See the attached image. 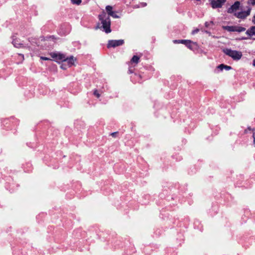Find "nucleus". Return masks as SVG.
<instances>
[{
    "mask_svg": "<svg viewBox=\"0 0 255 255\" xmlns=\"http://www.w3.org/2000/svg\"><path fill=\"white\" fill-rule=\"evenodd\" d=\"M99 20L101 21L102 26H100V24L95 27L96 29L102 28L103 31L106 33H109L111 32V19L109 16H107V13L105 11H103L101 14L98 15Z\"/></svg>",
    "mask_w": 255,
    "mask_h": 255,
    "instance_id": "1",
    "label": "nucleus"
},
{
    "mask_svg": "<svg viewBox=\"0 0 255 255\" xmlns=\"http://www.w3.org/2000/svg\"><path fill=\"white\" fill-rule=\"evenodd\" d=\"M223 52L227 55L231 57L234 60H240L242 56V53L241 51L232 50L230 48H225L223 49Z\"/></svg>",
    "mask_w": 255,
    "mask_h": 255,
    "instance_id": "2",
    "label": "nucleus"
},
{
    "mask_svg": "<svg viewBox=\"0 0 255 255\" xmlns=\"http://www.w3.org/2000/svg\"><path fill=\"white\" fill-rule=\"evenodd\" d=\"M5 188L6 190H9L10 192L12 193L14 192L16 187H18L17 184H15L13 181V178L9 176L5 177Z\"/></svg>",
    "mask_w": 255,
    "mask_h": 255,
    "instance_id": "3",
    "label": "nucleus"
},
{
    "mask_svg": "<svg viewBox=\"0 0 255 255\" xmlns=\"http://www.w3.org/2000/svg\"><path fill=\"white\" fill-rule=\"evenodd\" d=\"M188 42L186 43L185 45L190 50L193 51L194 53L199 52V46L196 42H193L191 40L188 39Z\"/></svg>",
    "mask_w": 255,
    "mask_h": 255,
    "instance_id": "4",
    "label": "nucleus"
},
{
    "mask_svg": "<svg viewBox=\"0 0 255 255\" xmlns=\"http://www.w3.org/2000/svg\"><path fill=\"white\" fill-rule=\"evenodd\" d=\"M125 43L124 39L119 40H109L107 44V48H115L118 46H122Z\"/></svg>",
    "mask_w": 255,
    "mask_h": 255,
    "instance_id": "5",
    "label": "nucleus"
},
{
    "mask_svg": "<svg viewBox=\"0 0 255 255\" xmlns=\"http://www.w3.org/2000/svg\"><path fill=\"white\" fill-rule=\"evenodd\" d=\"M12 43L13 46L16 48H26L30 49V46L28 45H24L23 43H21L20 40L19 38H16L14 35L12 37Z\"/></svg>",
    "mask_w": 255,
    "mask_h": 255,
    "instance_id": "6",
    "label": "nucleus"
},
{
    "mask_svg": "<svg viewBox=\"0 0 255 255\" xmlns=\"http://www.w3.org/2000/svg\"><path fill=\"white\" fill-rule=\"evenodd\" d=\"M227 0H210V4L213 9L221 8Z\"/></svg>",
    "mask_w": 255,
    "mask_h": 255,
    "instance_id": "7",
    "label": "nucleus"
},
{
    "mask_svg": "<svg viewBox=\"0 0 255 255\" xmlns=\"http://www.w3.org/2000/svg\"><path fill=\"white\" fill-rule=\"evenodd\" d=\"M251 9V7H248L247 10H242L240 12H235L234 15L238 18L243 19L250 15Z\"/></svg>",
    "mask_w": 255,
    "mask_h": 255,
    "instance_id": "8",
    "label": "nucleus"
},
{
    "mask_svg": "<svg viewBox=\"0 0 255 255\" xmlns=\"http://www.w3.org/2000/svg\"><path fill=\"white\" fill-rule=\"evenodd\" d=\"M52 57L54 58L58 62H64L65 61L66 55L60 53H53L52 55Z\"/></svg>",
    "mask_w": 255,
    "mask_h": 255,
    "instance_id": "9",
    "label": "nucleus"
},
{
    "mask_svg": "<svg viewBox=\"0 0 255 255\" xmlns=\"http://www.w3.org/2000/svg\"><path fill=\"white\" fill-rule=\"evenodd\" d=\"M241 3L239 1H235L227 10V12L229 13H232L239 9Z\"/></svg>",
    "mask_w": 255,
    "mask_h": 255,
    "instance_id": "10",
    "label": "nucleus"
},
{
    "mask_svg": "<svg viewBox=\"0 0 255 255\" xmlns=\"http://www.w3.org/2000/svg\"><path fill=\"white\" fill-rule=\"evenodd\" d=\"M108 85L107 84H105L104 85L102 88L100 89L99 90L97 89H95L94 91L93 94L97 98H99L100 97V94L101 93H103L104 92H105L106 90H108Z\"/></svg>",
    "mask_w": 255,
    "mask_h": 255,
    "instance_id": "11",
    "label": "nucleus"
},
{
    "mask_svg": "<svg viewBox=\"0 0 255 255\" xmlns=\"http://www.w3.org/2000/svg\"><path fill=\"white\" fill-rule=\"evenodd\" d=\"M232 68L230 66L225 65L224 64H221L217 67V70H215V72L218 73L222 71L224 69L227 71L232 69Z\"/></svg>",
    "mask_w": 255,
    "mask_h": 255,
    "instance_id": "12",
    "label": "nucleus"
},
{
    "mask_svg": "<svg viewBox=\"0 0 255 255\" xmlns=\"http://www.w3.org/2000/svg\"><path fill=\"white\" fill-rule=\"evenodd\" d=\"M179 185L178 184H176L174 187L171 186L169 187L170 191L173 193L170 197L172 200H177V196L174 195V192L176 189L179 190Z\"/></svg>",
    "mask_w": 255,
    "mask_h": 255,
    "instance_id": "13",
    "label": "nucleus"
},
{
    "mask_svg": "<svg viewBox=\"0 0 255 255\" xmlns=\"http://www.w3.org/2000/svg\"><path fill=\"white\" fill-rule=\"evenodd\" d=\"M75 59L74 58L73 56H70L69 57H65V61L64 62H66V63L68 65L69 67L73 66L74 64Z\"/></svg>",
    "mask_w": 255,
    "mask_h": 255,
    "instance_id": "14",
    "label": "nucleus"
},
{
    "mask_svg": "<svg viewBox=\"0 0 255 255\" xmlns=\"http://www.w3.org/2000/svg\"><path fill=\"white\" fill-rule=\"evenodd\" d=\"M131 81L132 82H140L141 76L140 74L134 73L130 77Z\"/></svg>",
    "mask_w": 255,
    "mask_h": 255,
    "instance_id": "15",
    "label": "nucleus"
},
{
    "mask_svg": "<svg viewBox=\"0 0 255 255\" xmlns=\"http://www.w3.org/2000/svg\"><path fill=\"white\" fill-rule=\"evenodd\" d=\"M28 40L32 46H38L39 45V39L38 38L29 37Z\"/></svg>",
    "mask_w": 255,
    "mask_h": 255,
    "instance_id": "16",
    "label": "nucleus"
},
{
    "mask_svg": "<svg viewBox=\"0 0 255 255\" xmlns=\"http://www.w3.org/2000/svg\"><path fill=\"white\" fill-rule=\"evenodd\" d=\"M194 227L195 229H197L200 231H202L203 225L201 224V222L198 220H195L194 222Z\"/></svg>",
    "mask_w": 255,
    "mask_h": 255,
    "instance_id": "17",
    "label": "nucleus"
},
{
    "mask_svg": "<svg viewBox=\"0 0 255 255\" xmlns=\"http://www.w3.org/2000/svg\"><path fill=\"white\" fill-rule=\"evenodd\" d=\"M8 122H10L14 126H16L19 124V121L14 117H11L10 119H6L4 120V122L6 124L8 123Z\"/></svg>",
    "mask_w": 255,
    "mask_h": 255,
    "instance_id": "18",
    "label": "nucleus"
},
{
    "mask_svg": "<svg viewBox=\"0 0 255 255\" xmlns=\"http://www.w3.org/2000/svg\"><path fill=\"white\" fill-rule=\"evenodd\" d=\"M236 27L237 25H227L224 26L223 28L224 30H227L229 32H236Z\"/></svg>",
    "mask_w": 255,
    "mask_h": 255,
    "instance_id": "19",
    "label": "nucleus"
},
{
    "mask_svg": "<svg viewBox=\"0 0 255 255\" xmlns=\"http://www.w3.org/2000/svg\"><path fill=\"white\" fill-rule=\"evenodd\" d=\"M246 33L249 36L255 35V26H252L249 29H248L246 31Z\"/></svg>",
    "mask_w": 255,
    "mask_h": 255,
    "instance_id": "20",
    "label": "nucleus"
},
{
    "mask_svg": "<svg viewBox=\"0 0 255 255\" xmlns=\"http://www.w3.org/2000/svg\"><path fill=\"white\" fill-rule=\"evenodd\" d=\"M23 170L25 172H28L32 170V164L31 163L28 162L23 165Z\"/></svg>",
    "mask_w": 255,
    "mask_h": 255,
    "instance_id": "21",
    "label": "nucleus"
},
{
    "mask_svg": "<svg viewBox=\"0 0 255 255\" xmlns=\"http://www.w3.org/2000/svg\"><path fill=\"white\" fill-rule=\"evenodd\" d=\"M188 41V39H175L173 40L174 44H183L184 45L186 44V43Z\"/></svg>",
    "mask_w": 255,
    "mask_h": 255,
    "instance_id": "22",
    "label": "nucleus"
},
{
    "mask_svg": "<svg viewBox=\"0 0 255 255\" xmlns=\"http://www.w3.org/2000/svg\"><path fill=\"white\" fill-rule=\"evenodd\" d=\"M113 6L111 5H107L106 7V10L107 12V16L110 17V15L114 12L113 10Z\"/></svg>",
    "mask_w": 255,
    "mask_h": 255,
    "instance_id": "23",
    "label": "nucleus"
},
{
    "mask_svg": "<svg viewBox=\"0 0 255 255\" xmlns=\"http://www.w3.org/2000/svg\"><path fill=\"white\" fill-rule=\"evenodd\" d=\"M139 61V57L137 55H133L130 61L132 63L137 64Z\"/></svg>",
    "mask_w": 255,
    "mask_h": 255,
    "instance_id": "24",
    "label": "nucleus"
},
{
    "mask_svg": "<svg viewBox=\"0 0 255 255\" xmlns=\"http://www.w3.org/2000/svg\"><path fill=\"white\" fill-rule=\"evenodd\" d=\"M246 30V28L245 27L237 26L236 27V32H241L245 31Z\"/></svg>",
    "mask_w": 255,
    "mask_h": 255,
    "instance_id": "25",
    "label": "nucleus"
},
{
    "mask_svg": "<svg viewBox=\"0 0 255 255\" xmlns=\"http://www.w3.org/2000/svg\"><path fill=\"white\" fill-rule=\"evenodd\" d=\"M69 67L68 65H67L66 62H62L60 65V68L63 70H66Z\"/></svg>",
    "mask_w": 255,
    "mask_h": 255,
    "instance_id": "26",
    "label": "nucleus"
},
{
    "mask_svg": "<svg viewBox=\"0 0 255 255\" xmlns=\"http://www.w3.org/2000/svg\"><path fill=\"white\" fill-rule=\"evenodd\" d=\"M71 1L73 4L77 5H79L82 2L81 0H71Z\"/></svg>",
    "mask_w": 255,
    "mask_h": 255,
    "instance_id": "27",
    "label": "nucleus"
},
{
    "mask_svg": "<svg viewBox=\"0 0 255 255\" xmlns=\"http://www.w3.org/2000/svg\"><path fill=\"white\" fill-rule=\"evenodd\" d=\"M110 16L115 18H120V16L117 14V12L115 11H114V12L110 15Z\"/></svg>",
    "mask_w": 255,
    "mask_h": 255,
    "instance_id": "28",
    "label": "nucleus"
},
{
    "mask_svg": "<svg viewBox=\"0 0 255 255\" xmlns=\"http://www.w3.org/2000/svg\"><path fill=\"white\" fill-rule=\"evenodd\" d=\"M247 3L249 5H255V0H248Z\"/></svg>",
    "mask_w": 255,
    "mask_h": 255,
    "instance_id": "29",
    "label": "nucleus"
},
{
    "mask_svg": "<svg viewBox=\"0 0 255 255\" xmlns=\"http://www.w3.org/2000/svg\"><path fill=\"white\" fill-rule=\"evenodd\" d=\"M211 24H213V21H210L209 22L206 21L205 23V26L206 27H208Z\"/></svg>",
    "mask_w": 255,
    "mask_h": 255,
    "instance_id": "30",
    "label": "nucleus"
},
{
    "mask_svg": "<svg viewBox=\"0 0 255 255\" xmlns=\"http://www.w3.org/2000/svg\"><path fill=\"white\" fill-rule=\"evenodd\" d=\"M255 129V128H252L250 127H248V128L245 130V132L248 133V131H254Z\"/></svg>",
    "mask_w": 255,
    "mask_h": 255,
    "instance_id": "31",
    "label": "nucleus"
},
{
    "mask_svg": "<svg viewBox=\"0 0 255 255\" xmlns=\"http://www.w3.org/2000/svg\"><path fill=\"white\" fill-rule=\"evenodd\" d=\"M197 170L195 168V167H193V169L190 168V171H189V173L190 174H193L196 172Z\"/></svg>",
    "mask_w": 255,
    "mask_h": 255,
    "instance_id": "32",
    "label": "nucleus"
},
{
    "mask_svg": "<svg viewBox=\"0 0 255 255\" xmlns=\"http://www.w3.org/2000/svg\"><path fill=\"white\" fill-rule=\"evenodd\" d=\"M199 31V29L198 28H196V29L192 30L191 34L192 35H194V34L197 33Z\"/></svg>",
    "mask_w": 255,
    "mask_h": 255,
    "instance_id": "33",
    "label": "nucleus"
},
{
    "mask_svg": "<svg viewBox=\"0 0 255 255\" xmlns=\"http://www.w3.org/2000/svg\"><path fill=\"white\" fill-rule=\"evenodd\" d=\"M48 136V139H53L54 138V133H50V134L49 135V134L47 135Z\"/></svg>",
    "mask_w": 255,
    "mask_h": 255,
    "instance_id": "34",
    "label": "nucleus"
},
{
    "mask_svg": "<svg viewBox=\"0 0 255 255\" xmlns=\"http://www.w3.org/2000/svg\"><path fill=\"white\" fill-rule=\"evenodd\" d=\"M252 137L253 139V145L255 146V132L253 133Z\"/></svg>",
    "mask_w": 255,
    "mask_h": 255,
    "instance_id": "35",
    "label": "nucleus"
},
{
    "mask_svg": "<svg viewBox=\"0 0 255 255\" xmlns=\"http://www.w3.org/2000/svg\"><path fill=\"white\" fill-rule=\"evenodd\" d=\"M20 60L23 61L24 60V55L23 54H18Z\"/></svg>",
    "mask_w": 255,
    "mask_h": 255,
    "instance_id": "36",
    "label": "nucleus"
},
{
    "mask_svg": "<svg viewBox=\"0 0 255 255\" xmlns=\"http://www.w3.org/2000/svg\"><path fill=\"white\" fill-rule=\"evenodd\" d=\"M46 38V39H52L53 40L55 39V37L54 35L47 36Z\"/></svg>",
    "mask_w": 255,
    "mask_h": 255,
    "instance_id": "37",
    "label": "nucleus"
},
{
    "mask_svg": "<svg viewBox=\"0 0 255 255\" xmlns=\"http://www.w3.org/2000/svg\"><path fill=\"white\" fill-rule=\"evenodd\" d=\"M40 59H42V60H50V58H49L48 57H44V56H41L40 57Z\"/></svg>",
    "mask_w": 255,
    "mask_h": 255,
    "instance_id": "38",
    "label": "nucleus"
},
{
    "mask_svg": "<svg viewBox=\"0 0 255 255\" xmlns=\"http://www.w3.org/2000/svg\"><path fill=\"white\" fill-rule=\"evenodd\" d=\"M118 132L116 131V132H112L111 133V135L113 136V137H116V135L118 134Z\"/></svg>",
    "mask_w": 255,
    "mask_h": 255,
    "instance_id": "39",
    "label": "nucleus"
},
{
    "mask_svg": "<svg viewBox=\"0 0 255 255\" xmlns=\"http://www.w3.org/2000/svg\"><path fill=\"white\" fill-rule=\"evenodd\" d=\"M212 209H213V210L215 211V213H217V212H218V208L217 207L213 206L212 207Z\"/></svg>",
    "mask_w": 255,
    "mask_h": 255,
    "instance_id": "40",
    "label": "nucleus"
},
{
    "mask_svg": "<svg viewBox=\"0 0 255 255\" xmlns=\"http://www.w3.org/2000/svg\"><path fill=\"white\" fill-rule=\"evenodd\" d=\"M158 230H157L156 231H155V233L157 235H158V236H159V235H161L160 231H158Z\"/></svg>",
    "mask_w": 255,
    "mask_h": 255,
    "instance_id": "41",
    "label": "nucleus"
},
{
    "mask_svg": "<svg viewBox=\"0 0 255 255\" xmlns=\"http://www.w3.org/2000/svg\"><path fill=\"white\" fill-rule=\"evenodd\" d=\"M141 6H142V7H144V6H145L147 4H146V3H145V2H142V3H141Z\"/></svg>",
    "mask_w": 255,
    "mask_h": 255,
    "instance_id": "42",
    "label": "nucleus"
},
{
    "mask_svg": "<svg viewBox=\"0 0 255 255\" xmlns=\"http://www.w3.org/2000/svg\"><path fill=\"white\" fill-rule=\"evenodd\" d=\"M148 248H149V247H146V249L144 250V253H145L146 255H150V254H149V253H146V250H147Z\"/></svg>",
    "mask_w": 255,
    "mask_h": 255,
    "instance_id": "43",
    "label": "nucleus"
},
{
    "mask_svg": "<svg viewBox=\"0 0 255 255\" xmlns=\"http://www.w3.org/2000/svg\"><path fill=\"white\" fill-rule=\"evenodd\" d=\"M53 131V128H50L48 129V133H49L50 132H52V131Z\"/></svg>",
    "mask_w": 255,
    "mask_h": 255,
    "instance_id": "44",
    "label": "nucleus"
},
{
    "mask_svg": "<svg viewBox=\"0 0 255 255\" xmlns=\"http://www.w3.org/2000/svg\"><path fill=\"white\" fill-rule=\"evenodd\" d=\"M128 72H129V73H133V71H132V69H131V68H129Z\"/></svg>",
    "mask_w": 255,
    "mask_h": 255,
    "instance_id": "45",
    "label": "nucleus"
},
{
    "mask_svg": "<svg viewBox=\"0 0 255 255\" xmlns=\"http://www.w3.org/2000/svg\"><path fill=\"white\" fill-rule=\"evenodd\" d=\"M53 131L54 132V134H55V135L57 136L58 133V131L55 130V131Z\"/></svg>",
    "mask_w": 255,
    "mask_h": 255,
    "instance_id": "46",
    "label": "nucleus"
},
{
    "mask_svg": "<svg viewBox=\"0 0 255 255\" xmlns=\"http://www.w3.org/2000/svg\"><path fill=\"white\" fill-rule=\"evenodd\" d=\"M253 22L255 23V15L253 17Z\"/></svg>",
    "mask_w": 255,
    "mask_h": 255,
    "instance_id": "47",
    "label": "nucleus"
},
{
    "mask_svg": "<svg viewBox=\"0 0 255 255\" xmlns=\"http://www.w3.org/2000/svg\"><path fill=\"white\" fill-rule=\"evenodd\" d=\"M253 64L254 66H255V59L253 60Z\"/></svg>",
    "mask_w": 255,
    "mask_h": 255,
    "instance_id": "48",
    "label": "nucleus"
},
{
    "mask_svg": "<svg viewBox=\"0 0 255 255\" xmlns=\"http://www.w3.org/2000/svg\"><path fill=\"white\" fill-rule=\"evenodd\" d=\"M247 39V38H245V37H243V38H242V39Z\"/></svg>",
    "mask_w": 255,
    "mask_h": 255,
    "instance_id": "49",
    "label": "nucleus"
},
{
    "mask_svg": "<svg viewBox=\"0 0 255 255\" xmlns=\"http://www.w3.org/2000/svg\"><path fill=\"white\" fill-rule=\"evenodd\" d=\"M211 215L213 216L214 215L213 214L211 213Z\"/></svg>",
    "mask_w": 255,
    "mask_h": 255,
    "instance_id": "50",
    "label": "nucleus"
},
{
    "mask_svg": "<svg viewBox=\"0 0 255 255\" xmlns=\"http://www.w3.org/2000/svg\"><path fill=\"white\" fill-rule=\"evenodd\" d=\"M160 197H161V198H162V197L161 194H160Z\"/></svg>",
    "mask_w": 255,
    "mask_h": 255,
    "instance_id": "51",
    "label": "nucleus"
}]
</instances>
